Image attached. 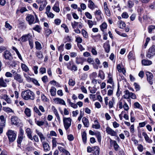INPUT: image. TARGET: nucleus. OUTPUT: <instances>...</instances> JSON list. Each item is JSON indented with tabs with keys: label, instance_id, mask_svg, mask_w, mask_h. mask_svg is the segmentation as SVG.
Returning a JSON list of instances; mask_svg holds the SVG:
<instances>
[{
	"label": "nucleus",
	"instance_id": "nucleus-45",
	"mask_svg": "<svg viewBox=\"0 0 155 155\" xmlns=\"http://www.w3.org/2000/svg\"><path fill=\"white\" fill-rule=\"evenodd\" d=\"M34 110L36 113L38 114L39 116H40L42 115V114L40 112L39 110L36 106H35L34 107Z\"/></svg>",
	"mask_w": 155,
	"mask_h": 155
},
{
	"label": "nucleus",
	"instance_id": "nucleus-55",
	"mask_svg": "<svg viewBox=\"0 0 155 155\" xmlns=\"http://www.w3.org/2000/svg\"><path fill=\"white\" fill-rule=\"evenodd\" d=\"M33 29L39 32L41 31V28L39 25H37L35 27L33 28Z\"/></svg>",
	"mask_w": 155,
	"mask_h": 155
},
{
	"label": "nucleus",
	"instance_id": "nucleus-51",
	"mask_svg": "<svg viewBox=\"0 0 155 155\" xmlns=\"http://www.w3.org/2000/svg\"><path fill=\"white\" fill-rule=\"evenodd\" d=\"M23 139V135H20L18 137L17 139V143L19 144H20Z\"/></svg>",
	"mask_w": 155,
	"mask_h": 155
},
{
	"label": "nucleus",
	"instance_id": "nucleus-63",
	"mask_svg": "<svg viewBox=\"0 0 155 155\" xmlns=\"http://www.w3.org/2000/svg\"><path fill=\"white\" fill-rule=\"evenodd\" d=\"M5 26L6 28H8L9 30H11L12 28V26L7 21L5 22Z\"/></svg>",
	"mask_w": 155,
	"mask_h": 155
},
{
	"label": "nucleus",
	"instance_id": "nucleus-17",
	"mask_svg": "<svg viewBox=\"0 0 155 155\" xmlns=\"http://www.w3.org/2000/svg\"><path fill=\"white\" fill-rule=\"evenodd\" d=\"M47 4V3L45 0H43L41 3L40 4V6L39 8V10L40 11L43 10L44 9Z\"/></svg>",
	"mask_w": 155,
	"mask_h": 155
},
{
	"label": "nucleus",
	"instance_id": "nucleus-54",
	"mask_svg": "<svg viewBox=\"0 0 155 155\" xmlns=\"http://www.w3.org/2000/svg\"><path fill=\"white\" fill-rule=\"evenodd\" d=\"M121 16L123 18H127L129 17L128 13L126 12H124L122 14Z\"/></svg>",
	"mask_w": 155,
	"mask_h": 155
},
{
	"label": "nucleus",
	"instance_id": "nucleus-30",
	"mask_svg": "<svg viewBox=\"0 0 155 155\" xmlns=\"http://www.w3.org/2000/svg\"><path fill=\"white\" fill-rule=\"evenodd\" d=\"M21 67L22 70L25 72H27L29 71V69L28 68L25 64L21 63Z\"/></svg>",
	"mask_w": 155,
	"mask_h": 155
},
{
	"label": "nucleus",
	"instance_id": "nucleus-12",
	"mask_svg": "<svg viewBox=\"0 0 155 155\" xmlns=\"http://www.w3.org/2000/svg\"><path fill=\"white\" fill-rule=\"evenodd\" d=\"M11 122L12 124L17 125L19 122V119L16 117L12 116L11 118Z\"/></svg>",
	"mask_w": 155,
	"mask_h": 155
},
{
	"label": "nucleus",
	"instance_id": "nucleus-61",
	"mask_svg": "<svg viewBox=\"0 0 155 155\" xmlns=\"http://www.w3.org/2000/svg\"><path fill=\"white\" fill-rule=\"evenodd\" d=\"M78 22H77L76 21H74V22H72L71 23V26L73 28H76V26H78Z\"/></svg>",
	"mask_w": 155,
	"mask_h": 155
},
{
	"label": "nucleus",
	"instance_id": "nucleus-15",
	"mask_svg": "<svg viewBox=\"0 0 155 155\" xmlns=\"http://www.w3.org/2000/svg\"><path fill=\"white\" fill-rule=\"evenodd\" d=\"M43 147L45 152H47L50 150V148L48 144L46 142H42Z\"/></svg>",
	"mask_w": 155,
	"mask_h": 155
},
{
	"label": "nucleus",
	"instance_id": "nucleus-4",
	"mask_svg": "<svg viewBox=\"0 0 155 155\" xmlns=\"http://www.w3.org/2000/svg\"><path fill=\"white\" fill-rule=\"evenodd\" d=\"M72 120L70 117H63V122L64 127L66 130H67L71 125Z\"/></svg>",
	"mask_w": 155,
	"mask_h": 155
},
{
	"label": "nucleus",
	"instance_id": "nucleus-49",
	"mask_svg": "<svg viewBox=\"0 0 155 155\" xmlns=\"http://www.w3.org/2000/svg\"><path fill=\"white\" fill-rule=\"evenodd\" d=\"M128 7L131 8L133 6L134 3V2L132 1L131 0H129L128 2Z\"/></svg>",
	"mask_w": 155,
	"mask_h": 155
},
{
	"label": "nucleus",
	"instance_id": "nucleus-32",
	"mask_svg": "<svg viewBox=\"0 0 155 155\" xmlns=\"http://www.w3.org/2000/svg\"><path fill=\"white\" fill-rule=\"evenodd\" d=\"M25 113L28 117H30L31 116V110L29 108H26L25 110Z\"/></svg>",
	"mask_w": 155,
	"mask_h": 155
},
{
	"label": "nucleus",
	"instance_id": "nucleus-48",
	"mask_svg": "<svg viewBox=\"0 0 155 155\" xmlns=\"http://www.w3.org/2000/svg\"><path fill=\"white\" fill-rule=\"evenodd\" d=\"M123 107L124 108V110L126 111H127L129 109V106L125 101L124 102Z\"/></svg>",
	"mask_w": 155,
	"mask_h": 155
},
{
	"label": "nucleus",
	"instance_id": "nucleus-41",
	"mask_svg": "<svg viewBox=\"0 0 155 155\" xmlns=\"http://www.w3.org/2000/svg\"><path fill=\"white\" fill-rule=\"evenodd\" d=\"M45 33L47 37H48L49 35L52 33L51 30L48 28H46L45 29Z\"/></svg>",
	"mask_w": 155,
	"mask_h": 155
},
{
	"label": "nucleus",
	"instance_id": "nucleus-21",
	"mask_svg": "<svg viewBox=\"0 0 155 155\" xmlns=\"http://www.w3.org/2000/svg\"><path fill=\"white\" fill-rule=\"evenodd\" d=\"M36 132L37 134L39 136L41 141L42 143V142H44L43 141L45 140V138L44 136L42 134L41 132H39V131L37 130H36Z\"/></svg>",
	"mask_w": 155,
	"mask_h": 155
},
{
	"label": "nucleus",
	"instance_id": "nucleus-57",
	"mask_svg": "<svg viewBox=\"0 0 155 155\" xmlns=\"http://www.w3.org/2000/svg\"><path fill=\"white\" fill-rule=\"evenodd\" d=\"M34 73L35 74H37L38 73V67L37 66H35L32 67Z\"/></svg>",
	"mask_w": 155,
	"mask_h": 155
},
{
	"label": "nucleus",
	"instance_id": "nucleus-13",
	"mask_svg": "<svg viewBox=\"0 0 155 155\" xmlns=\"http://www.w3.org/2000/svg\"><path fill=\"white\" fill-rule=\"evenodd\" d=\"M110 144H113L114 148L116 151H118L120 148L119 146L115 140H113L110 139Z\"/></svg>",
	"mask_w": 155,
	"mask_h": 155
},
{
	"label": "nucleus",
	"instance_id": "nucleus-24",
	"mask_svg": "<svg viewBox=\"0 0 155 155\" xmlns=\"http://www.w3.org/2000/svg\"><path fill=\"white\" fill-rule=\"evenodd\" d=\"M56 88L54 87H51L50 92L51 93V96H54L56 95Z\"/></svg>",
	"mask_w": 155,
	"mask_h": 155
},
{
	"label": "nucleus",
	"instance_id": "nucleus-46",
	"mask_svg": "<svg viewBox=\"0 0 155 155\" xmlns=\"http://www.w3.org/2000/svg\"><path fill=\"white\" fill-rule=\"evenodd\" d=\"M97 74L96 72H94L90 74L89 77L91 79H94L97 77Z\"/></svg>",
	"mask_w": 155,
	"mask_h": 155
},
{
	"label": "nucleus",
	"instance_id": "nucleus-7",
	"mask_svg": "<svg viewBox=\"0 0 155 155\" xmlns=\"http://www.w3.org/2000/svg\"><path fill=\"white\" fill-rule=\"evenodd\" d=\"M124 94L122 96V98L127 99L128 101L130 104L131 101L130 98L131 92H130L128 90H127L124 91Z\"/></svg>",
	"mask_w": 155,
	"mask_h": 155
},
{
	"label": "nucleus",
	"instance_id": "nucleus-53",
	"mask_svg": "<svg viewBox=\"0 0 155 155\" xmlns=\"http://www.w3.org/2000/svg\"><path fill=\"white\" fill-rule=\"evenodd\" d=\"M31 82H32L34 84L36 85L39 86L40 85V84L38 82V81L36 79L32 78V80H31Z\"/></svg>",
	"mask_w": 155,
	"mask_h": 155
},
{
	"label": "nucleus",
	"instance_id": "nucleus-42",
	"mask_svg": "<svg viewBox=\"0 0 155 155\" xmlns=\"http://www.w3.org/2000/svg\"><path fill=\"white\" fill-rule=\"evenodd\" d=\"M23 75L24 77L26 78V80L28 82H31V80L32 78H30L28 75L25 73H23Z\"/></svg>",
	"mask_w": 155,
	"mask_h": 155
},
{
	"label": "nucleus",
	"instance_id": "nucleus-2",
	"mask_svg": "<svg viewBox=\"0 0 155 155\" xmlns=\"http://www.w3.org/2000/svg\"><path fill=\"white\" fill-rule=\"evenodd\" d=\"M17 133L14 131L11 130H8L6 133L10 142H13L16 139V137Z\"/></svg>",
	"mask_w": 155,
	"mask_h": 155
},
{
	"label": "nucleus",
	"instance_id": "nucleus-23",
	"mask_svg": "<svg viewBox=\"0 0 155 155\" xmlns=\"http://www.w3.org/2000/svg\"><path fill=\"white\" fill-rule=\"evenodd\" d=\"M94 124L92 125V127L96 129H99L100 126L97 120H95L94 122Z\"/></svg>",
	"mask_w": 155,
	"mask_h": 155
},
{
	"label": "nucleus",
	"instance_id": "nucleus-14",
	"mask_svg": "<svg viewBox=\"0 0 155 155\" xmlns=\"http://www.w3.org/2000/svg\"><path fill=\"white\" fill-rule=\"evenodd\" d=\"M104 7L106 15L108 16L110 15V12L107 7V4L106 2H105L104 4Z\"/></svg>",
	"mask_w": 155,
	"mask_h": 155
},
{
	"label": "nucleus",
	"instance_id": "nucleus-19",
	"mask_svg": "<svg viewBox=\"0 0 155 155\" xmlns=\"http://www.w3.org/2000/svg\"><path fill=\"white\" fill-rule=\"evenodd\" d=\"M142 135L144 137L146 141L149 143H151L152 142V140L148 137L147 134L145 132H143Z\"/></svg>",
	"mask_w": 155,
	"mask_h": 155
},
{
	"label": "nucleus",
	"instance_id": "nucleus-39",
	"mask_svg": "<svg viewBox=\"0 0 155 155\" xmlns=\"http://www.w3.org/2000/svg\"><path fill=\"white\" fill-rule=\"evenodd\" d=\"M114 104V100L113 98H112L111 101H109L108 104L109 108H110L113 107Z\"/></svg>",
	"mask_w": 155,
	"mask_h": 155
},
{
	"label": "nucleus",
	"instance_id": "nucleus-16",
	"mask_svg": "<svg viewBox=\"0 0 155 155\" xmlns=\"http://www.w3.org/2000/svg\"><path fill=\"white\" fill-rule=\"evenodd\" d=\"M88 7L91 9L93 10L96 7L94 3L91 0H88Z\"/></svg>",
	"mask_w": 155,
	"mask_h": 155
},
{
	"label": "nucleus",
	"instance_id": "nucleus-6",
	"mask_svg": "<svg viewBox=\"0 0 155 155\" xmlns=\"http://www.w3.org/2000/svg\"><path fill=\"white\" fill-rule=\"evenodd\" d=\"M146 75L147 81L150 84H153L154 80L152 74L149 72H147Z\"/></svg>",
	"mask_w": 155,
	"mask_h": 155
},
{
	"label": "nucleus",
	"instance_id": "nucleus-10",
	"mask_svg": "<svg viewBox=\"0 0 155 155\" xmlns=\"http://www.w3.org/2000/svg\"><path fill=\"white\" fill-rule=\"evenodd\" d=\"M32 38V36L30 34L24 35L21 38V41L23 42H25L28 40L29 41V40H31Z\"/></svg>",
	"mask_w": 155,
	"mask_h": 155
},
{
	"label": "nucleus",
	"instance_id": "nucleus-37",
	"mask_svg": "<svg viewBox=\"0 0 155 155\" xmlns=\"http://www.w3.org/2000/svg\"><path fill=\"white\" fill-rule=\"evenodd\" d=\"M35 48L38 50H41L42 49V47L41 44L38 41L35 42Z\"/></svg>",
	"mask_w": 155,
	"mask_h": 155
},
{
	"label": "nucleus",
	"instance_id": "nucleus-33",
	"mask_svg": "<svg viewBox=\"0 0 155 155\" xmlns=\"http://www.w3.org/2000/svg\"><path fill=\"white\" fill-rule=\"evenodd\" d=\"M107 25L106 23L104 22L100 26V27L101 30L102 31H104V30L106 29Z\"/></svg>",
	"mask_w": 155,
	"mask_h": 155
},
{
	"label": "nucleus",
	"instance_id": "nucleus-38",
	"mask_svg": "<svg viewBox=\"0 0 155 155\" xmlns=\"http://www.w3.org/2000/svg\"><path fill=\"white\" fill-rule=\"evenodd\" d=\"M3 110L5 112L8 113L13 112V110L8 107H3Z\"/></svg>",
	"mask_w": 155,
	"mask_h": 155
},
{
	"label": "nucleus",
	"instance_id": "nucleus-29",
	"mask_svg": "<svg viewBox=\"0 0 155 155\" xmlns=\"http://www.w3.org/2000/svg\"><path fill=\"white\" fill-rule=\"evenodd\" d=\"M0 119L1 121L0 122V124L1 126H4L5 125V120L4 116L2 115L0 116Z\"/></svg>",
	"mask_w": 155,
	"mask_h": 155
},
{
	"label": "nucleus",
	"instance_id": "nucleus-20",
	"mask_svg": "<svg viewBox=\"0 0 155 155\" xmlns=\"http://www.w3.org/2000/svg\"><path fill=\"white\" fill-rule=\"evenodd\" d=\"M142 63L144 65H148L152 64V62L151 61L147 59H144L142 60Z\"/></svg>",
	"mask_w": 155,
	"mask_h": 155
},
{
	"label": "nucleus",
	"instance_id": "nucleus-9",
	"mask_svg": "<svg viewBox=\"0 0 155 155\" xmlns=\"http://www.w3.org/2000/svg\"><path fill=\"white\" fill-rule=\"evenodd\" d=\"M58 139L57 138L53 137L52 138V148L56 147L57 144L61 145L63 146H64L65 145L63 143H59L58 142Z\"/></svg>",
	"mask_w": 155,
	"mask_h": 155
},
{
	"label": "nucleus",
	"instance_id": "nucleus-58",
	"mask_svg": "<svg viewBox=\"0 0 155 155\" xmlns=\"http://www.w3.org/2000/svg\"><path fill=\"white\" fill-rule=\"evenodd\" d=\"M36 56L38 58H42L43 57L42 53L41 51L37 52Z\"/></svg>",
	"mask_w": 155,
	"mask_h": 155
},
{
	"label": "nucleus",
	"instance_id": "nucleus-52",
	"mask_svg": "<svg viewBox=\"0 0 155 155\" xmlns=\"http://www.w3.org/2000/svg\"><path fill=\"white\" fill-rule=\"evenodd\" d=\"M84 14L87 18L90 19L92 18V16L89 12H85Z\"/></svg>",
	"mask_w": 155,
	"mask_h": 155
},
{
	"label": "nucleus",
	"instance_id": "nucleus-43",
	"mask_svg": "<svg viewBox=\"0 0 155 155\" xmlns=\"http://www.w3.org/2000/svg\"><path fill=\"white\" fill-rule=\"evenodd\" d=\"M35 120V123L39 126H43L45 124L44 122L43 121L36 120V119Z\"/></svg>",
	"mask_w": 155,
	"mask_h": 155
},
{
	"label": "nucleus",
	"instance_id": "nucleus-22",
	"mask_svg": "<svg viewBox=\"0 0 155 155\" xmlns=\"http://www.w3.org/2000/svg\"><path fill=\"white\" fill-rule=\"evenodd\" d=\"M26 132L28 137L31 140H33V137L31 135V131L29 128H27L26 130Z\"/></svg>",
	"mask_w": 155,
	"mask_h": 155
},
{
	"label": "nucleus",
	"instance_id": "nucleus-25",
	"mask_svg": "<svg viewBox=\"0 0 155 155\" xmlns=\"http://www.w3.org/2000/svg\"><path fill=\"white\" fill-rule=\"evenodd\" d=\"M104 47L105 51L108 53L110 50V46L108 42H106L104 44Z\"/></svg>",
	"mask_w": 155,
	"mask_h": 155
},
{
	"label": "nucleus",
	"instance_id": "nucleus-8",
	"mask_svg": "<svg viewBox=\"0 0 155 155\" xmlns=\"http://www.w3.org/2000/svg\"><path fill=\"white\" fill-rule=\"evenodd\" d=\"M14 79L19 83L23 82L24 81V79L21 75L20 74H18L17 72H16L15 74H14Z\"/></svg>",
	"mask_w": 155,
	"mask_h": 155
},
{
	"label": "nucleus",
	"instance_id": "nucleus-56",
	"mask_svg": "<svg viewBox=\"0 0 155 155\" xmlns=\"http://www.w3.org/2000/svg\"><path fill=\"white\" fill-rule=\"evenodd\" d=\"M155 28V26L153 25H150L148 28V32L150 33L152 30Z\"/></svg>",
	"mask_w": 155,
	"mask_h": 155
},
{
	"label": "nucleus",
	"instance_id": "nucleus-35",
	"mask_svg": "<svg viewBox=\"0 0 155 155\" xmlns=\"http://www.w3.org/2000/svg\"><path fill=\"white\" fill-rule=\"evenodd\" d=\"M95 86H96L94 85V86L93 87H89L88 89L91 93L94 94L96 92L97 90V89L95 87Z\"/></svg>",
	"mask_w": 155,
	"mask_h": 155
},
{
	"label": "nucleus",
	"instance_id": "nucleus-40",
	"mask_svg": "<svg viewBox=\"0 0 155 155\" xmlns=\"http://www.w3.org/2000/svg\"><path fill=\"white\" fill-rule=\"evenodd\" d=\"M148 51L149 53H152V54H155V46H152L149 49Z\"/></svg>",
	"mask_w": 155,
	"mask_h": 155
},
{
	"label": "nucleus",
	"instance_id": "nucleus-36",
	"mask_svg": "<svg viewBox=\"0 0 155 155\" xmlns=\"http://www.w3.org/2000/svg\"><path fill=\"white\" fill-rule=\"evenodd\" d=\"M98 76L102 79L104 80L105 78L104 74L102 70H100L99 71Z\"/></svg>",
	"mask_w": 155,
	"mask_h": 155
},
{
	"label": "nucleus",
	"instance_id": "nucleus-34",
	"mask_svg": "<svg viewBox=\"0 0 155 155\" xmlns=\"http://www.w3.org/2000/svg\"><path fill=\"white\" fill-rule=\"evenodd\" d=\"M82 139L83 142L84 143L86 142L87 140V134L84 131L82 134Z\"/></svg>",
	"mask_w": 155,
	"mask_h": 155
},
{
	"label": "nucleus",
	"instance_id": "nucleus-3",
	"mask_svg": "<svg viewBox=\"0 0 155 155\" xmlns=\"http://www.w3.org/2000/svg\"><path fill=\"white\" fill-rule=\"evenodd\" d=\"M26 19L30 25L34 24L38 21V17L36 15H35V17L33 15L31 14L27 15Z\"/></svg>",
	"mask_w": 155,
	"mask_h": 155
},
{
	"label": "nucleus",
	"instance_id": "nucleus-50",
	"mask_svg": "<svg viewBox=\"0 0 155 155\" xmlns=\"http://www.w3.org/2000/svg\"><path fill=\"white\" fill-rule=\"evenodd\" d=\"M12 49L14 50L16 52V53L17 54L19 58H21V56L19 51L17 49L14 47H13Z\"/></svg>",
	"mask_w": 155,
	"mask_h": 155
},
{
	"label": "nucleus",
	"instance_id": "nucleus-60",
	"mask_svg": "<svg viewBox=\"0 0 155 155\" xmlns=\"http://www.w3.org/2000/svg\"><path fill=\"white\" fill-rule=\"evenodd\" d=\"M68 84L70 85L73 86L75 84V82L72 79H70L69 81Z\"/></svg>",
	"mask_w": 155,
	"mask_h": 155
},
{
	"label": "nucleus",
	"instance_id": "nucleus-27",
	"mask_svg": "<svg viewBox=\"0 0 155 155\" xmlns=\"http://www.w3.org/2000/svg\"><path fill=\"white\" fill-rule=\"evenodd\" d=\"M4 56L5 58H10L12 57L10 52L8 50H6L4 52Z\"/></svg>",
	"mask_w": 155,
	"mask_h": 155
},
{
	"label": "nucleus",
	"instance_id": "nucleus-5",
	"mask_svg": "<svg viewBox=\"0 0 155 155\" xmlns=\"http://www.w3.org/2000/svg\"><path fill=\"white\" fill-rule=\"evenodd\" d=\"M106 133L109 135L113 136H116L117 133L116 131L109 127H107L106 129Z\"/></svg>",
	"mask_w": 155,
	"mask_h": 155
},
{
	"label": "nucleus",
	"instance_id": "nucleus-26",
	"mask_svg": "<svg viewBox=\"0 0 155 155\" xmlns=\"http://www.w3.org/2000/svg\"><path fill=\"white\" fill-rule=\"evenodd\" d=\"M59 3L58 2H56L55 5L53 7V10L55 12H58L60 11V8L58 7Z\"/></svg>",
	"mask_w": 155,
	"mask_h": 155
},
{
	"label": "nucleus",
	"instance_id": "nucleus-47",
	"mask_svg": "<svg viewBox=\"0 0 155 155\" xmlns=\"http://www.w3.org/2000/svg\"><path fill=\"white\" fill-rule=\"evenodd\" d=\"M82 34L84 37L85 38H87L88 37V35L87 32L84 30L83 29L81 30Z\"/></svg>",
	"mask_w": 155,
	"mask_h": 155
},
{
	"label": "nucleus",
	"instance_id": "nucleus-28",
	"mask_svg": "<svg viewBox=\"0 0 155 155\" xmlns=\"http://www.w3.org/2000/svg\"><path fill=\"white\" fill-rule=\"evenodd\" d=\"M7 84L5 82L4 79L2 77L0 78V86L5 87H7Z\"/></svg>",
	"mask_w": 155,
	"mask_h": 155
},
{
	"label": "nucleus",
	"instance_id": "nucleus-1",
	"mask_svg": "<svg viewBox=\"0 0 155 155\" xmlns=\"http://www.w3.org/2000/svg\"><path fill=\"white\" fill-rule=\"evenodd\" d=\"M21 95L22 98L25 100L29 99L33 100L35 98L34 93L30 90L23 91L21 93Z\"/></svg>",
	"mask_w": 155,
	"mask_h": 155
},
{
	"label": "nucleus",
	"instance_id": "nucleus-18",
	"mask_svg": "<svg viewBox=\"0 0 155 155\" xmlns=\"http://www.w3.org/2000/svg\"><path fill=\"white\" fill-rule=\"evenodd\" d=\"M82 121L84 126L86 127H88L89 125V123L88 119L86 117H84L83 118Z\"/></svg>",
	"mask_w": 155,
	"mask_h": 155
},
{
	"label": "nucleus",
	"instance_id": "nucleus-64",
	"mask_svg": "<svg viewBox=\"0 0 155 155\" xmlns=\"http://www.w3.org/2000/svg\"><path fill=\"white\" fill-rule=\"evenodd\" d=\"M87 24L90 28H91L94 25V23L93 21L90 20H88V21Z\"/></svg>",
	"mask_w": 155,
	"mask_h": 155
},
{
	"label": "nucleus",
	"instance_id": "nucleus-31",
	"mask_svg": "<svg viewBox=\"0 0 155 155\" xmlns=\"http://www.w3.org/2000/svg\"><path fill=\"white\" fill-rule=\"evenodd\" d=\"M118 25L120 28L123 29L126 26V24L124 22L122 21H119L118 22Z\"/></svg>",
	"mask_w": 155,
	"mask_h": 155
},
{
	"label": "nucleus",
	"instance_id": "nucleus-62",
	"mask_svg": "<svg viewBox=\"0 0 155 155\" xmlns=\"http://www.w3.org/2000/svg\"><path fill=\"white\" fill-rule=\"evenodd\" d=\"M46 14L48 17L51 18H53L54 16V14L50 12H48Z\"/></svg>",
	"mask_w": 155,
	"mask_h": 155
},
{
	"label": "nucleus",
	"instance_id": "nucleus-44",
	"mask_svg": "<svg viewBox=\"0 0 155 155\" xmlns=\"http://www.w3.org/2000/svg\"><path fill=\"white\" fill-rule=\"evenodd\" d=\"M125 101L122 99H120L119 103V108L120 109H122L123 108V105L124 104V102Z\"/></svg>",
	"mask_w": 155,
	"mask_h": 155
},
{
	"label": "nucleus",
	"instance_id": "nucleus-11",
	"mask_svg": "<svg viewBox=\"0 0 155 155\" xmlns=\"http://www.w3.org/2000/svg\"><path fill=\"white\" fill-rule=\"evenodd\" d=\"M55 103L60 104L62 105H65L66 104L64 101L61 98L57 97L53 99Z\"/></svg>",
	"mask_w": 155,
	"mask_h": 155
},
{
	"label": "nucleus",
	"instance_id": "nucleus-59",
	"mask_svg": "<svg viewBox=\"0 0 155 155\" xmlns=\"http://www.w3.org/2000/svg\"><path fill=\"white\" fill-rule=\"evenodd\" d=\"M76 41L78 43H81L82 41V39L80 37H76Z\"/></svg>",
	"mask_w": 155,
	"mask_h": 155
}]
</instances>
